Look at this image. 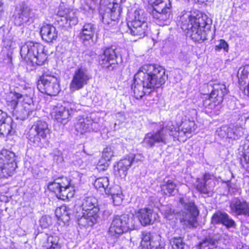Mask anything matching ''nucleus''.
<instances>
[{
  "mask_svg": "<svg viewBox=\"0 0 249 249\" xmlns=\"http://www.w3.org/2000/svg\"><path fill=\"white\" fill-rule=\"evenodd\" d=\"M166 78L162 67L155 64L143 65L134 77L131 86L134 96L136 99H140L149 95L163 84Z\"/></svg>",
  "mask_w": 249,
  "mask_h": 249,
  "instance_id": "1",
  "label": "nucleus"
},
{
  "mask_svg": "<svg viewBox=\"0 0 249 249\" xmlns=\"http://www.w3.org/2000/svg\"><path fill=\"white\" fill-rule=\"evenodd\" d=\"M210 21L207 16L202 15L198 18L192 16L190 12H187L180 18L181 28L186 31L188 36L195 42H202L206 39L205 29H209Z\"/></svg>",
  "mask_w": 249,
  "mask_h": 249,
  "instance_id": "2",
  "label": "nucleus"
},
{
  "mask_svg": "<svg viewBox=\"0 0 249 249\" xmlns=\"http://www.w3.org/2000/svg\"><path fill=\"white\" fill-rule=\"evenodd\" d=\"M81 207L83 211L82 215L77 216V222L80 227H92L99 219V207L97 199L94 197L83 199Z\"/></svg>",
  "mask_w": 249,
  "mask_h": 249,
  "instance_id": "3",
  "label": "nucleus"
},
{
  "mask_svg": "<svg viewBox=\"0 0 249 249\" xmlns=\"http://www.w3.org/2000/svg\"><path fill=\"white\" fill-rule=\"evenodd\" d=\"M50 132L47 122L39 120L35 122L29 127L26 137L30 144L42 148L48 145Z\"/></svg>",
  "mask_w": 249,
  "mask_h": 249,
  "instance_id": "4",
  "label": "nucleus"
},
{
  "mask_svg": "<svg viewBox=\"0 0 249 249\" xmlns=\"http://www.w3.org/2000/svg\"><path fill=\"white\" fill-rule=\"evenodd\" d=\"M23 96L22 94L16 92H10L7 99L6 104L9 110L12 113L16 119L20 120H25L33 115L35 112L33 110V105L26 102L19 105Z\"/></svg>",
  "mask_w": 249,
  "mask_h": 249,
  "instance_id": "5",
  "label": "nucleus"
},
{
  "mask_svg": "<svg viewBox=\"0 0 249 249\" xmlns=\"http://www.w3.org/2000/svg\"><path fill=\"white\" fill-rule=\"evenodd\" d=\"M48 188L55 193L58 199L63 200H69L74 195V185L65 177H53V181L48 183Z\"/></svg>",
  "mask_w": 249,
  "mask_h": 249,
  "instance_id": "6",
  "label": "nucleus"
},
{
  "mask_svg": "<svg viewBox=\"0 0 249 249\" xmlns=\"http://www.w3.org/2000/svg\"><path fill=\"white\" fill-rule=\"evenodd\" d=\"M179 204L183 207V210L180 212L172 211L176 216V218L178 219L184 226V228H192L197 226L196 217L198 215L199 212L194 202L186 203L183 198L179 199Z\"/></svg>",
  "mask_w": 249,
  "mask_h": 249,
  "instance_id": "7",
  "label": "nucleus"
},
{
  "mask_svg": "<svg viewBox=\"0 0 249 249\" xmlns=\"http://www.w3.org/2000/svg\"><path fill=\"white\" fill-rule=\"evenodd\" d=\"M42 75L38 80L37 89L42 93L52 96L58 94L60 90L59 80L45 68H42Z\"/></svg>",
  "mask_w": 249,
  "mask_h": 249,
  "instance_id": "8",
  "label": "nucleus"
},
{
  "mask_svg": "<svg viewBox=\"0 0 249 249\" xmlns=\"http://www.w3.org/2000/svg\"><path fill=\"white\" fill-rule=\"evenodd\" d=\"M149 1L151 4L158 6L157 8L154 7L151 13L155 23L161 26L169 25L171 21L169 19L171 7L170 0H149Z\"/></svg>",
  "mask_w": 249,
  "mask_h": 249,
  "instance_id": "9",
  "label": "nucleus"
},
{
  "mask_svg": "<svg viewBox=\"0 0 249 249\" xmlns=\"http://www.w3.org/2000/svg\"><path fill=\"white\" fill-rule=\"evenodd\" d=\"M142 10H136L133 14L131 20L127 22V32L133 36L143 37L148 30V27Z\"/></svg>",
  "mask_w": 249,
  "mask_h": 249,
  "instance_id": "10",
  "label": "nucleus"
},
{
  "mask_svg": "<svg viewBox=\"0 0 249 249\" xmlns=\"http://www.w3.org/2000/svg\"><path fill=\"white\" fill-rule=\"evenodd\" d=\"M130 220L127 214L115 215L108 229L109 236L116 239L129 230L134 229V225L130 224Z\"/></svg>",
  "mask_w": 249,
  "mask_h": 249,
  "instance_id": "11",
  "label": "nucleus"
},
{
  "mask_svg": "<svg viewBox=\"0 0 249 249\" xmlns=\"http://www.w3.org/2000/svg\"><path fill=\"white\" fill-rule=\"evenodd\" d=\"M207 87L212 89L209 98L203 101V106L210 109L213 108L216 106L220 104L223 100V97L227 93V89L224 84L207 85Z\"/></svg>",
  "mask_w": 249,
  "mask_h": 249,
  "instance_id": "12",
  "label": "nucleus"
},
{
  "mask_svg": "<svg viewBox=\"0 0 249 249\" xmlns=\"http://www.w3.org/2000/svg\"><path fill=\"white\" fill-rule=\"evenodd\" d=\"M45 48H20L21 57L30 63L41 65L47 60L48 53Z\"/></svg>",
  "mask_w": 249,
  "mask_h": 249,
  "instance_id": "13",
  "label": "nucleus"
},
{
  "mask_svg": "<svg viewBox=\"0 0 249 249\" xmlns=\"http://www.w3.org/2000/svg\"><path fill=\"white\" fill-rule=\"evenodd\" d=\"M91 78L88 70L84 67H78L74 72L72 80L70 84L71 91L78 90L87 85Z\"/></svg>",
  "mask_w": 249,
  "mask_h": 249,
  "instance_id": "14",
  "label": "nucleus"
},
{
  "mask_svg": "<svg viewBox=\"0 0 249 249\" xmlns=\"http://www.w3.org/2000/svg\"><path fill=\"white\" fill-rule=\"evenodd\" d=\"M184 118L185 119L182 113L177 115L175 120L176 126L175 129V131H178L180 136L185 135L190 137V136L189 135L195 132L197 126L194 121L187 120L185 116Z\"/></svg>",
  "mask_w": 249,
  "mask_h": 249,
  "instance_id": "15",
  "label": "nucleus"
},
{
  "mask_svg": "<svg viewBox=\"0 0 249 249\" xmlns=\"http://www.w3.org/2000/svg\"><path fill=\"white\" fill-rule=\"evenodd\" d=\"M166 133L167 129L163 127L156 132L147 133L143 139V145L152 148L157 143H166Z\"/></svg>",
  "mask_w": 249,
  "mask_h": 249,
  "instance_id": "16",
  "label": "nucleus"
},
{
  "mask_svg": "<svg viewBox=\"0 0 249 249\" xmlns=\"http://www.w3.org/2000/svg\"><path fill=\"white\" fill-rule=\"evenodd\" d=\"M31 11V9L25 4L17 7L13 15L14 24L17 26H21L29 21Z\"/></svg>",
  "mask_w": 249,
  "mask_h": 249,
  "instance_id": "17",
  "label": "nucleus"
},
{
  "mask_svg": "<svg viewBox=\"0 0 249 249\" xmlns=\"http://www.w3.org/2000/svg\"><path fill=\"white\" fill-rule=\"evenodd\" d=\"M96 31V25L92 23H85L79 34L81 41L84 46H92L94 44L93 37Z\"/></svg>",
  "mask_w": 249,
  "mask_h": 249,
  "instance_id": "18",
  "label": "nucleus"
},
{
  "mask_svg": "<svg viewBox=\"0 0 249 249\" xmlns=\"http://www.w3.org/2000/svg\"><path fill=\"white\" fill-rule=\"evenodd\" d=\"M12 119L5 112L0 110V135L8 137L15 132Z\"/></svg>",
  "mask_w": 249,
  "mask_h": 249,
  "instance_id": "19",
  "label": "nucleus"
},
{
  "mask_svg": "<svg viewBox=\"0 0 249 249\" xmlns=\"http://www.w3.org/2000/svg\"><path fill=\"white\" fill-rule=\"evenodd\" d=\"M249 206V202L242 197H234L230 202L231 213L236 216H244Z\"/></svg>",
  "mask_w": 249,
  "mask_h": 249,
  "instance_id": "20",
  "label": "nucleus"
},
{
  "mask_svg": "<svg viewBox=\"0 0 249 249\" xmlns=\"http://www.w3.org/2000/svg\"><path fill=\"white\" fill-rule=\"evenodd\" d=\"M237 76L240 90L245 95L249 96V64L240 68Z\"/></svg>",
  "mask_w": 249,
  "mask_h": 249,
  "instance_id": "21",
  "label": "nucleus"
},
{
  "mask_svg": "<svg viewBox=\"0 0 249 249\" xmlns=\"http://www.w3.org/2000/svg\"><path fill=\"white\" fill-rule=\"evenodd\" d=\"M53 110L55 119L63 124H66L70 121L74 112L71 107L69 108L62 105H57L55 107Z\"/></svg>",
  "mask_w": 249,
  "mask_h": 249,
  "instance_id": "22",
  "label": "nucleus"
},
{
  "mask_svg": "<svg viewBox=\"0 0 249 249\" xmlns=\"http://www.w3.org/2000/svg\"><path fill=\"white\" fill-rule=\"evenodd\" d=\"M160 236L146 233L143 235L141 244L142 249H165L160 243Z\"/></svg>",
  "mask_w": 249,
  "mask_h": 249,
  "instance_id": "23",
  "label": "nucleus"
},
{
  "mask_svg": "<svg viewBox=\"0 0 249 249\" xmlns=\"http://www.w3.org/2000/svg\"><path fill=\"white\" fill-rule=\"evenodd\" d=\"M57 15L61 17L60 21L65 22L62 24V26L69 27L75 25L78 23L77 16L75 13L72 10L68 9H63L60 7Z\"/></svg>",
  "mask_w": 249,
  "mask_h": 249,
  "instance_id": "24",
  "label": "nucleus"
},
{
  "mask_svg": "<svg viewBox=\"0 0 249 249\" xmlns=\"http://www.w3.org/2000/svg\"><path fill=\"white\" fill-rule=\"evenodd\" d=\"M213 176L210 174H205L203 178L198 180L196 186L197 190L202 194L209 196L211 194L213 187V180L212 179Z\"/></svg>",
  "mask_w": 249,
  "mask_h": 249,
  "instance_id": "25",
  "label": "nucleus"
},
{
  "mask_svg": "<svg viewBox=\"0 0 249 249\" xmlns=\"http://www.w3.org/2000/svg\"><path fill=\"white\" fill-rule=\"evenodd\" d=\"M156 213H153L152 209L149 208L141 209L137 213L141 224L144 226L152 224L156 219Z\"/></svg>",
  "mask_w": 249,
  "mask_h": 249,
  "instance_id": "26",
  "label": "nucleus"
},
{
  "mask_svg": "<svg viewBox=\"0 0 249 249\" xmlns=\"http://www.w3.org/2000/svg\"><path fill=\"white\" fill-rule=\"evenodd\" d=\"M40 33L42 39L48 43L52 42L57 37L55 27L50 24H43L40 28Z\"/></svg>",
  "mask_w": 249,
  "mask_h": 249,
  "instance_id": "27",
  "label": "nucleus"
},
{
  "mask_svg": "<svg viewBox=\"0 0 249 249\" xmlns=\"http://www.w3.org/2000/svg\"><path fill=\"white\" fill-rule=\"evenodd\" d=\"M135 156L131 154L121 160L117 163V170L120 176L125 177L127 171L135 161Z\"/></svg>",
  "mask_w": 249,
  "mask_h": 249,
  "instance_id": "28",
  "label": "nucleus"
},
{
  "mask_svg": "<svg viewBox=\"0 0 249 249\" xmlns=\"http://www.w3.org/2000/svg\"><path fill=\"white\" fill-rule=\"evenodd\" d=\"M112 48H106L104 51L105 58L103 59L104 61L106 63L104 64V67L107 68L109 71H112L117 66L115 58L116 54L115 51L111 49Z\"/></svg>",
  "mask_w": 249,
  "mask_h": 249,
  "instance_id": "29",
  "label": "nucleus"
},
{
  "mask_svg": "<svg viewBox=\"0 0 249 249\" xmlns=\"http://www.w3.org/2000/svg\"><path fill=\"white\" fill-rule=\"evenodd\" d=\"M90 118L89 115L86 117H78L75 125L76 130L81 134L87 131H89V125L90 122H91Z\"/></svg>",
  "mask_w": 249,
  "mask_h": 249,
  "instance_id": "30",
  "label": "nucleus"
},
{
  "mask_svg": "<svg viewBox=\"0 0 249 249\" xmlns=\"http://www.w3.org/2000/svg\"><path fill=\"white\" fill-rule=\"evenodd\" d=\"M95 188L99 190L101 193L104 192L106 194L111 193L114 188L109 187V179L107 177H101L97 178L94 183Z\"/></svg>",
  "mask_w": 249,
  "mask_h": 249,
  "instance_id": "31",
  "label": "nucleus"
},
{
  "mask_svg": "<svg viewBox=\"0 0 249 249\" xmlns=\"http://www.w3.org/2000/svg\"><path fill=\"white\" fill-rule=\"evenodd\" d=\"M72 210L66 205H62L56 208L55 214L58 220L62 221L63 223H67L70 219V215Z\"/></svg>",
  "mask_w": 249,
  "mask_h": 249,
  "instance_id": "32",
  "label": "nucleus"
},
{
  "mask_svg": "<svg viewBox=\"0 0 249 249\" xmlns=\"http://www.w3.org/2000/svg\"><path fill=\"white\" fill-rule=\"evenodd\" d=\"M217 240L213 235L205 236L196 245L198 249H212L216 245Z\"/></svg>",
  "mask_w": 249,
  "mask_h": 249,
  "instance_id": "33",
  "label": "nucleus"
},
{
  "mask_svg": "<svg viewBox=\"0 0 249 249\" xmlns=\"http://www.w3.org/2000/svg\"><path fill=\"white\" fill-rule=\"evenodd\" d=\"M16 161L15 154L6 149H2L0 152V166H4L10 162Z\"/></svg>",
  "mask_w": 249,
  "mask_h": 249,
  "instance_id": "34",
  "label": "nucleus"
},
{
  "mask_svg": "<svg viewBox=\"0 0 249 249\" xmlns=\"http://www.w3.org/2000/svg\"><path fill=\"white\" fill-rule=\"evenodd\" d=\"M110 6L106 12L109 14L110 20L113 22V25H117L121 14V9L119 4L116 2H113Z\"/></svg>",
  "mask_w": 249,
  "mask_h": 249,
  "instance_id": "35",
  "label": "nucleus"
},
{
  "mask_svg": "<svg viewBox=\"0 0 249 249\" xmlns=\"http://www.w3.org/2000/svg\"><path fill=\"white\" fill-rule=\"evenodd\" d=\"M17 166L16 161L9 162V164H5L4 166H0V171H1V176L7 178L12 176L15 172Z\"/></svg>",
  "mask_w": 249,
  "mask_h": 249,
  "instance_id": "36",
  "label": "nucleus"
},
{
  "mask_svg": "<svg viewBox=\"0 0 249 249\" xmlns=\"http://www.w3.org/2000/svg\"><path fill=\"white\" fill-rule=\"evenodd\" d=\"M230 132L229 138L237 140L242 136L244 133V129L241 125H231L229 126Z\"/></svg>",
  "mask_w": 249,
  "mask_h": 249,
  "instance_id": "37",
  "label": "nucleus"
},
{
  "mask_svg": "<svg viewBox=\"0 0 249 249\" xmlns=\"http://www.w3.org/2000/svg\"><path fill=\"white\" fill-rule=\"evenodd\" d=\"M62 244L59 238L57 236L48 237L46 247L47 249H62Z\"/></svg>",
  "mask_w": 249,
  "mask_h": 249,
  "instance_id": "38",
  "label": "nucleus"
},
{
  "mask_svg": "<svg viewBox=\"0 0 249 249\" xmlns=\"http://www.w3.org/2000/svg\"><path fill=\"white\" fill-rule=\"evenodd\" d=\"M227 213L221 211L215 212L211 217V223L213 225L222 224Z\"/></svg>",
  "mask_w": 249,
  "mask_h": 249,
  "instance_id": "39",
  "label": "nucleus"
},
{
  "mask_svg": "<svg viewBox=\"0 0 249 249\" xmlns=\"http://www.w3.org/2000/svg\"><path fill=\"white\" fill-rule=\"evenodd\" d=\"M95 116V114L93 113L89 115V117H91L90 119L91 120V122H90L89 125V131L92 130L93 131L97 132L100 129V126L98 123L100 119L99 118H96Z\"/></svg>",
  "mask_w": 249,
  "mask_h": 249,
  "instance_id": "40",
  "label": "nucleus"
},
{
  "mask_svg": "<svg viewBox=\"0 0 249 249\" xmlns=\"http://www.w3.org/2000/svg\"><path fill=\"white\" fill-rule=\"evenodd\" d=\"M115 190V189L114 188V190L111 191V193H108L107 195H110L111 196V198L114 205L119 206L122 203L123 199V196L121 192L115 193L114 192Z\"/></svg>",
  "mask_w": 249,
  "mask_h": 249,
  "instance_id": "41",
  "label": "nucleus"
},
{
  "mask_svg": "<svg viewBox=\"0 0 249 249\" xmlns=\"http://www.w3.org/2000/svg\"><path fill=\"white\" fill-rule=\"evenodd\" d=\"M222 225L225 226L227 229L231 228L234 229L236 227V224L235 221L232 219L227 213L225 215Z\"/></svg>",
  "mask_w": 249,
  "mask_h": 249,
  "instance_id": "42",
  "label": "nucleus"
},
{
  "mask_svg": "<svg viewBox=\"0 0 249 249\" xmlns=\"http://www.w3.org/2000/svg\"><path fill=\"white\" fill-rule=\"evenodd\" d=\"M110 164V161H107V159L102 156V158L99 160L97 164L96 168L99 171H104L107 169Z\"/></svg>",
  "mask_w": 249,
  "mask_h": 249,
  "instance_id": "43",
  "label": "nucleus"
},
{
  "mask_svg": "<svg viewBox=\"0 0 249 249\" xmlns=\"http://www.w3.org/2000/svg\"><path fill=\"white\" fill-rule=\"evenodd\" d=\"M114 156L113 148L111 146H107L105 148L103 152L102 156L107 159V161H111L112 158Z\"/></svg>",
  "mask_w": 249,
  "mask_h": 249,
  "instance_id": "44",
  "label": "nucleus"
},
{
  "mask_svg": "<svg viewBox=\"0 0 249 249\" xmlns=\"http://www.w3.org/2000/svg\"><path fill=\"white\" fill-rule=\"evenodd\" d=\"M172 249H183L184 243L182 241V239L180 237L174 238L173 241Z\"/></svg>",
  "mask_w": 249,
  "mask_h": 249,
  "instance_id": "45",
  "label": "nucleus"
},
{
  "mask_svg": "<svg viewBox=\"0 0 249 249\" xmlns=\"http://www.w3.org/2000/svg\"><path fill=\"white\" fill-rule=\"evenodd\" d=\"M161 211L163 214L164 218L170 221L171 220L170 217L171 216V205L163 206L161 207Z\"/></svg>",
  "mask_w": 249,
  "mask_h": 249,
  "instance_id": "46",
  "label": "nucleus"
},
{
  "mask_svg": "<svg viewBox=\"0 0 249 249\" xmlns=\"http://www.w3.org/2000/svg\"><path fill=\"white\" fill-rule=\"evenodd\" d=\"M102 22L108 26L113 27L116 25H113V22H111V20H110V17L109 16V14L108 13L106 12L104 13L102 16Z\"/></svg>",
  "mask_w": 249,
  "mask_h": 249,
  "instance_id": "47",
  "label": "nucleus"
},
{
  "mask_svg": "<svg viewBox=\"0 0 249 249\" xmlns=\"http://www.w3.org/2000/svg\"><path fill=\"white\" fill-rule=\"evenodd\" d=\"M229 126H223L217 131L218 135L222 138H229V132H230Z\"/></svg>",
  "mask_w": 249,
  "mask_h": 249,
  "instance_id": "48",
  "label": "nucleus"
},
{
  "mask_svg": "<svg viewBox=\"0 0 249 249\" xmlns=\"http://www.w3.org/2000/svg\"><path fill=\"white\" fill-rule=\"evenodd\" d=\"M84 9L93 12L95 8V3L92 0H86Z\"/></svg>",
  "mask_w": 249,
  "mask_h": 249,
  "instance_id": "49",
  "label": "nucleus"
},
{
  "mask_svg": "<svg viewBox=\"0 0 249 249\" xmlns=\"http://www.w3.org/2000/svg\"><path fill=\"white\" fill-rule=\"evenodd\" d=\"M50 221V218L47 217L46 216H43L39 220L40 226L42 228L46 229L49 226Z\"/></svg>",
  "mask_w": 249,
  "mask_h": 249,
  "instance_id": "50",
  "label": "nucleus"
},
{
  "mask_svg": "<svg viewBox=\"0 0 249 249\" xmlns=\"http://www.w3.org/2000/svg\"><path fill=\"white\" fill-rule=\"evenodd\" d=\"M84 159L83 157H80L78 155L75 156V160H73V164L77 167H82L84 165Z\"/></svg>",
  "mask_w": 249,
  "mask_h": 249,
  "instance_id": "51",
  "label": "nucleus"
},
{
  "mask_svg": "<svg viewBox=\"0 0 249 249\" xmlns=\"http://www.w3.org/2000/svg\"><path fill=\"white\" fill-rule=\"evenodd\" d=\"M241 164L244 168H249V155L244 154L240 160Z\"/></svg>",
  "mask_w": 249,
  "mask_h": 249,
  "instance_id": "52",
  "label": "nucleus"
},
{
  "mask_svg": "<svg viewBox=\"0 0 249 249\" xmlns=\"http://www.w3.org/2000/svg\"><path fill=\"white\" fill-rule=\"evenodd\" d=\"M167 183L168 184L163 186L162 190L165 196L170 197L171 196V188H170V183H169V180Z\"/></svg>",
  "mask_w": 249,
  "mask_h": 249,
  "instance_id": "53",
  "label": "nucleus"
},
{
  "mask_svg": "<svg viewBox=\"0 0 249 249\" xmlns=\"http://www.w3.org/2000/svg\"><path fill=\"white\" fill-rule=\"evenodd\" d=\"M215 47H228L227 43L223 39H220L217 41Z\"/></svg>",
  "mask_w": 249,
  "mask_h": 249,
  "instance_id": "54",
  "label": "nucleus"
},
{
  "mask_svg": "<svg viewBox=\"0 0 249 249\" xmlns=\"http://www.w3.org/2000/svg\"><path fill=\"white\" fill-rule=\"evenodd\" d=\"M36 44H37V43H35L33 41H28L25 43L24 46L26 47H35Z\"/></svg>",
  "mask_w": 249,
  "mask_h": 249,
  "instance_id": "55",
  "label": "nucleus"
},
{
  "mask_svg": "<svg viewBox=\"0 0 249 249\" xmlns=\"http://www.w3.org/2000/svg\"><path fill=\"white\" fill-rule=\"evenodd\" d=\"M3 41L4 42H7V43L5 44V47H11V46L13 45L12 44V42H10V41H8V40L6 41L5 38L3 39Z\"/></svg>",
  "mask_w": 249,
  "mask_h": 249,
  "instance_id": "56",
  "label": "nucleus"
},
{
  "mask_svg": "<svg viewBox=\"0 0 249 249\" xmlns=\"http://www.w3.org/2000/svg\"><path fill=\"white\" fill-rule=\"evenodd\" d=\"M3 3L2 2V0H0V18L1 16V14L2 13V6Z\"/></svg>",
  "mask_w": 249,
  "mask_h": 249,
  "instance_id": "57",
  "label": "nucleus"
},
{
  "mask_svg": "<svg viewBox=\"0 0 249 249\" xmlns=\"http://www.w3.org/2000/svg\"><path fill=\"white\" fill-rule=\"evenodd\" d=\"M227 187L230 191V189L232 188V185H231L232 184L230 181H228L227 182Z\"/></svg>",
  "mask_w": 249,
  "mask_h": 249,
  "instance_id": "58",
  "label": "nucleus"
},
{
  "mask_svg": "<svg viewBox=\"0 0 249 249\" xmlns=\"http://www.w3.org/2000/svg\"><path fill=\"white\" fill-rule=\"evenodd\" d=\"M222 48H216V51H219L220 49H221ZM224 50V51L226 52H227L228 51V48H226V47H224V48H223Z\"/></svg>",
  "mask_w": 249,
  "mask_h": 249,
  "instance_id": "59",
  "label": "nucleus"
},
{
  "mask_svg": "<svg viewBox=\"0 0 249 249\" xmlns=\"http://www.w3.org/2000/svg\"><path fill=\"white\" fill-rule=\"evenodd\" d=\"M248 119H249V116L248 117Z\"/></svg>",
  "mask_w": 249,
  "mask_h": 249,
  "instance_id": "60",
  "label": "nucleus"
}]
</instances>
